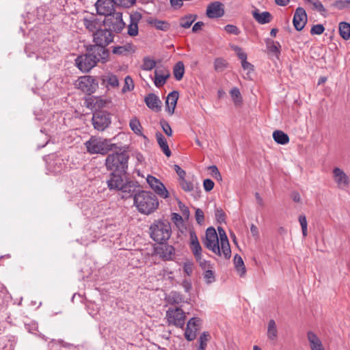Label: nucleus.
I'll return each mask as SVG.
<instances>
[{
    "label": "nucleus",
    "mask_w": 350,
    "mask_h": 350,
    "mask_svg": "<svg viewBox=\"0 0 350 350\" xmlns=\"http://www.w3.org/2000/svg\"><path fill=\"white\" fill-rule=\"evenodd\" d=\"M134 205L139 213L150 215L157 209L159 201L152 192L140 191L135 194Z\"/></svg>",
    "instance_id": "obj_1"
},
{
    "label": "nucleus",
    "mask_w": 350,
    "mask_h": 350,
    "mask_svg": "<svg viewBox=\"0 0 350 350\" xmlns=\"http://www.w3.org/2000/svg\"><path fill=\"white\" fill-rule=\"evenodd\" d=\"M149 230L151 239L160 244L167 241L172 234L171 224L167 219L155 220Z\"/></svg>",
    "instance_id": "obj_2"
},
{
    "label": "nucleus",
    "mask_w": 350,
    "mask_h": 350,
    "mask_svg": "<svg viewBox=\"0 0 350 350\" xmlns=\"http://www.w3.org/2000/svg\"><path fill=\"white\" fill-rule=\"evenodd\" d=\"M129 155L125 151L108 154L105 159V166L111 172L126 173Z\"/></svg>",
    "instance_id": "obj_3"
},
{
    "label": "nucleus",
    "mask_w": 350,
    "mask_h": 350,
    "mask_svg": "<svg viewBox=\"0 0 350 350\" xmlns=\"http://www.w3.org/2000/svg\"><path fill=\"white\" fill-rule=\"evenodd\" d=\"M87 151L90 154H100L105 155L114 148H118L116 144H111L110 140L101 138L91 137L85 144Z\"/></svg>",
    "instance_id": "obj_4"
},
{
    "label": "nucleus",
    "mask_w": 350,
    "mask_h": 350,
    "mask_svg": "<svg viewBox=\"0 0 350 350\" xmlns=\"http://www.w3.org/2000/svg\"><path fill=\"white\" fill-rule=\"evenodd\" d=\"M103 25L112 33H121L125 27V23L123 21L122 12H114L107 16L103 21Z\"/></svg>",
    "instance_id": "obj_5"
},
{
    "label": "nucleus",
    "mask_w": 350,
    "mask_h": 350,
    "mask_svg": "<svg viewBox=\"0 0 350 350\" xmlns=\"http://www.w3.org/2000/svg\"><path fill=\"white\" fill-rule=\"evenodd\" d=\"M203 243L207 249L211 250L213 253L219 256H221L219 237L213 227H209L206 229Z\"/></svg>",
    "instance_id": "obj_6"
},
{
    "label": "nucleus",
    "mask_w": 350,
    "mask_h": 350,
    "mask_svg": "<svg viewBox=\"0 0 350 350\" xmlns=\"http://www.w3.org/2000/svg\"><path fill=\"white\" fill-rule=\"evenodd\" d=\"M166 319L169 325H174L176 327L183 328L186 315L180 308H169L166 312Z\"/></svg>",
    "instance_id": "obj_7"
},
{
    "label": "nucleus",
    "mask_w": 350,
    "mask_h": 350,
    "mask_svg": "<svg viewBox=\"0 0 350 350\" xmlns=\"http://www.w3.org/2000/svg\"><path fill=\"white\" fill-rule=\"evenodd\" d=\"M75 85L84 93L90 95L98 88V82L93 77L86 75L79 77Z\"/></svg>",
    "instance_id": "obj_8"
},
{
    "label": "nucleus",
    "mask_w": 350,
    "mask_h": 350,
    "mask_svg": "<svg viewBox=\"0 0 350 350\" xmlns=\"http://www.w3.org/2000/svg\"><path fill=\"white\" fill-rule=\"evenodd\" d=\"M94 58H95V56L92 55V53L86 51L85 54L77 57L75 59L76 65L81 71L88 72L98 63Z\"/></svg>",
    "instance_id": "obj_9"
},
{
    "label": "nucleus",
    "mask_w": 350,
    "mask_h": 350,
    "mask_svg": "<svg viewBox=\"0 0 350 350\" xmlns=\"http://www.w3.org/2000/svg\"><path fill=\"white\" fill-rule=\"evenodd\" d=\"M92 124L95 129L103 131L111 124L109 113L104 111H97L93 113Z\"/></svg>",
    "instance_id": "obj_10"
},
{
    "label": "nucleus",
    "mask_w": 350,
    "mask_h": 350,
    "mask_svg": "<svg viewBox=\"0 0 350 350\" xmlns=\"http://www.w3.org/2000/svg\"><path fill=\"white\" fill-rule=\"evenodd\" d=\"M114 35L106 27L105 29L99 28L93 33V41L95 44L106 47L113 41Z\"/></svg>",
    "instance_id": "obj_11"
},
{
    "label": "nucleus",
    "mask_w": 350,
    "mask_h": 350,
    "mask_svg": "<svg viewBox=\"0 0 350 350\" xmlns=\"http://www.w3.org/2000/svg\"><path fill=\"white\" fill-rule=\"evenodd\" d=\"M201 323V319L198 317H193L188 321L184 334L185 338L187 341L190 342L196 339Z\"/></svg>",
    "instance_id": "obj_12"
},
{
    "label": "nucleus",
    "mask_w": 350,
    "mask_h": 350,
    "mask_svg": "<svg viewBox=\"0 0 350 350\" xmlns=\"http://www.w3.org/2000/svg\"><path fill=\"white\" fill-rule=\"evenodd\" d=\"M86 51H89L90 53H92V55L95 56L94 59L97 62L105 63L108 60L109 51L106 47L102 45L95 44H90L85 46Z\"/></svg>",
    "instance_id": "obj_13"
},
{
    "label": "nucleus",
    "mask_w": 350,
    "mask_h": 350,
    "mask_svg": "<svg viewBox=\"0 0 350 350\" xmlns=\"http://www.w3.org/2000/svg\"><path fill=\"white\" fill-rule=\"evenodd\" d=\"M150 188L160 197L167 198L169 196L168 191L165 185L157 178L153 176L148 175L146 178Z\"/></svg>",
    "instance_id": "obj_14"
},
{
    "label": "nucleus",
    "mask_w": 350,
    "mask_h": 350,
    "mask_svg": "<svg viewBox=\"0 0 350 350\" xmlns=\"http://www.w3.org/2000/svg\"><path fill=\"white\" fill-rule=\"evenodd\" d=\"M126 174V173L111 172L109 178L107 180L109 189L119 191L122 185H123L127 179Z\"/></svg>",
    "instance_id": "obj_15"
},
{
    "label": "nucleus",
    "mask_w": 350,
    "mask_h": 350,
    "mask_svg": "<svg viewBox=\"0 0 350 350\" xmlns=\"http://www.w3.org/2000/svg\"><path fill=\"white\" fill-rule=\"evenodd\" d=\"M139 187L137 182L127 178L119 189L122 193V198L127 199L132 197L134 198L135 194L139 191L137 189Z\"/></svg>",
    "instance_id": "obj_16"
},
{
    "label": "nucleus",
    "mask_w": 350,
    "mask_h": 350,
    "mask_svg": "<svg viewBox=\"0 0 350 350\" xmlns=\"http://www.w3.org/2000/svg\"><path fill=\"white\" fill-rule=\"evenodd\" d=\"M113 0H97L95 3L96 13L105 17L114 12Z\"/></svg>",
    "instance_id": "obj_17"
},
{
    "label": "nucleus",
    "mask_w": 350,
    "mask_h": 350,
    "mask_svg": "<svg viewBox=\"0 0 350 350\" xmlns=\"http://www.w3.org/2000/svg\"><path fill=\"white\" fill-rule=\"evenodd\" d=\"M307 14L306 10L301 7H298L295 12L293 23L295 29L299 31L302 30L307 23Z\"/></svg>",
    "instance_id": "obj_18"
},
{
    "label": "nucleus",
    "mask_w": 350,
    "mask_h": 350,
    "mask_svg": "<svg viewBox=\"0 0 350 350\" xmlns=\"http://www.w3.org/2000/svg\"><path fill=\"white\" fill-rule=\"evenodd\" d=\"M333 178L338 187L344 189L349 185V178L347 174L340 168L336 167L333 169Z\"/></svg>",
    "instance_id": "obj_19"
},
{
    "label": "nucleus",
    "mask_w": 350,
    "mask_h": 350,
    "mask_svg": "<svg viewBox=\"0 0 350 350\" xmlns=\"http://www.w3.org/2000/svg\"><path fill=\"white\" fill-rule=\"evenodd\" d=\"M224 13V5L219 1L212 2L207 6L206 15L210 18H220Z\"/></svg>",
    "instance_id": "obj_20"
},
{
    "label": "nucleus",
    "mask_w": 350,
    "mask_h": 350,
    "mask_svg": "<svg viewBox=\"0 0 350 350\" xmlns=\"http://www.w3.org/2000/svg\"><path fill=\"white\" fill-rule=\"evenodd\" d=\"M142 14L135 12L130 14V23L128 25L127 33L130 36H135L139 33L138 23L142 19Z\"/></svg>",
    "instance_id": "obj_21"
},
{
    "label": "nucleus",
    "mask_w": 350,
    "mask_h": 350,
    "mask_svg": "<svg viewBox=\"0 0 350 350\" xmlns=\"http://www.w3.org/2000/svg\"><path fill=\"white\" fill-rule=\"evenodd\" d=\"M155 252L163 260H170L175 254V249L170 245L161 244L160 246L155 248Z\"/></svg>",
    "instance_id": "obj_22"
},
{
    "label": "nucleus",
    "mask_w": 350,
    "mask_h": 350,
    "mask_svg": "<svg viewBox=\"0 0 350 350\" xmlns=\"http://www.w3.org/2000/svg\"><path fill=\"white\" fill-rule=\"evenodd\" d=\"M144 102L149 109L155 112L160 111L161 109V101L154 93L148 94L145 97Z\"/></svg>",
    "instance_id": "obj_23"
},
{
    "label": "nucleus",
    "mask_w": 350,
    "mask_h": 350,
    "mask_svg": "<svg viewBox=\"0 0 350 350\" xmlns=\"http://www.w3.org/2000/svg\"><path fill=\"white\" fill-rule=\"evenodd\" d=\"M189 248L193 256L202 253V248L194 230L189 231Z\"/></svg>",
    "instance_id": "obj_24"
},
{
    "label": "nucleus",
    "mask_w": 350,
    "mask_h": 350,
    "mask_svg": "<svg viewBox=\"0 0 350 350\" xmlns=\"http://www.w3.org/2000/svg\"><path fill=\"white\" fill-rule=\"evenodd\" d=\"M254 18L261 25L269 23L271 21L273 16L269 12H260L259 10L255 8L252 11Z\"/></svg>",
    "instance_id": "obj_25"
},
{
    "label": "nucleus",
    "mask_w": 350,
    "mask_h": 350,
    "mask_svg": "<svg viewBox=\"0 0 350 350\" xmlns=\"http://www.w3.org/2000/svg\"><path fill=\"white\" fill-rule=\"evenodd\" d=\"M179 94L178 91L171 92L167 96L165 100L166 109L170 115L174 113Z\"/></svg>",
    "instance_id": "obj_26"
},
{
    "label": "nucleus",
    "mask_w": 350,
    "mask_h": 350,
    "mask_svg": "<svg viewBox=\"0 0 350 350\" xmlns=\"http://www.w3.org/2000/svg\"><path fill=\"white\" fill-rule=\"evenodd\" d=\"M64 167L65 164L64 160L59 157H55L48 163L49 170L54 174L60 173L64 170Z\"/></svg>",
    "instance_id": "obj_27"
},
{
    "label": "nucleus",
    "mask_w": 350,
    "mask_h": 350,
    "mask_svg": "<svg viewBox=\"0 0 350 350\" xmlns=\"http://www.w3.org/2000/svg\"><path fill=\"white\" fill-rule=\"evenodd\" d=\"M83 23L86 29L90 32H93V33L100 27L99 20L94 16L84 17Z\"/></svg>",
    "instance_id": "obj_28"
},
{
    "label": "nucleus",
    "mask_w": 350,
    "mask_h": 350,
    "mask_svg": "<svg viewBox=\"0 0 350 350\" xmlns=\"http://www.w3.org/2000/svg\"><path fill=\"white\" fill-rule=\"evenodd\" d=\"M307 338L311 350H325L321 340L313 332L308 331L307 332Z\"/></svg>",
    "instance_id": "obj_29"
},
{
    "label": "nucleus",
    "mask_w": 350,
    "mask_h": 350,
    "mask_svg": "<svg viewBox=\"0 0 350 350\" xmlns=\"http://www.w3.org/2000/svg\"><path fill=\"white\" fill-rule=\"evenodd\" d=\"M148 23L154 27L157 30L167 31L170 28V24L166 21L159 20L156 18H149Z\"/></svg>",
    "instance_id": "obj_30"
},
{
    "label": "nucleus",
    "mask_w": 350,
    "mask_h": 350,
    "mask_svg": "<svg viewBox=\"0 0 350 350\" xmlns=\"http://www.w3.org/2000/svg\"><path fill=\"white\" fill-rule=\"evenodd\" d=\"M155 137L157 139V142L163 152V153L165 154L166 157H170L172 154L171 150H170L169 146L167 144V142L165 139V137L163 135V134L160 132H157L155 133Z\"/></svg>",
    "instance_id": "obj_31"
},
{
    "label": "nucleus",
    "mask_w": 350,
    "mask_h": 350,
    "mask_svg": "<svg viewBox=\"0 0 350 350\" xmlns=\"http://www.w3.org/2000/svg\"><path fill=\"white\" fill-rule=\"evenodd\" d=\"M273 138L279 144L284 145L289 142L288 135L280 130L273 131Z\"/></svg>",
    "instance_id": "obj_32"
},
{
    "label": "nucleus",
    "mask_w": 350,
    "mask_h": 350,
    "mask_svg": "<svg viewBox=\"0 0 350 350\" xmlns=\"http://www.w3.org/2000/svg\"><path fill=\"white\" fill-rule=\"evenodd\" d=\"M267 338L271 340H275L278 338V329L273 319L269 320L267 332Z\"/></svg>",
    "instance_id": "obj_33"
},
{
    "label": "nucleus",
    "mask_w": 350,
    "mask_h": 350,
    "mask_svg": "<svg viewBox=\"0 0 350 350\" xmlns=\"http://www.w3.org/2000/svg\"><path fill=\"white\" fill-rule=\"evenodd\" d=\"M173 74L177 81H180L185 74V66L183 62L179 61L174 66Z\"/></svg>",
    "instance_id": "obj_34"
},
{
    "label": "nucleus",
    "mask_w": 350,
    "mask_h": 350,
    "mask_svg": "<svg viewBox=\"0 0 350 350\" xmlns=\"http://www.w3.org/2000/svg\"><path fill=\"white\" fill-rule=\"evenodd\" d=\"M170 304H178L183 301V296L178 292L172 291L166 297Z\"/></svg>",
    "instance_id": "obj_35"
},
{
    "label": "nucleus",
    "mask_w": 350,
    "mask_h": 350,
    "mask_svg": "<svg viewBox=\"0 0 350 350\" xmlns=\"http://www.w3.org/2000/svg\"><path fill=\"white\" fill-rule=\"evenodd\" d=\"M131 129L137 135L142 136V126L137 117H133L129 122Z\"/></svg>",
    "instance_id": "obj_36"
},
{
    "label": "nucleus",
    "mask_w": 350,
    "mask_h": 350,
    "mask_svg": "<svg viewBox=\"0 0 350 350\" xmlns=\"http://www.w3.org/2000/svg\"><path fill=\"white\" fill-rule=\"evenodd\" d=\"M234 264L237 271L239 272L240 275L243 276L246 272V269L242 258L239 254H236L234 256Z\"/></svg>",
    "instance_id": "obj_37"
},
{
    "label": "nucleus",
    "mask_w": 350,
    "mask_h": 350,
    "mask_svg": "<svg viewBox=\"0 0 350 350\" xmlns=\"http://www.w3.org/2000/svg\"><path fill=\"white\" fill-rule=\"evenodd\" d=\"M221 254L224 255L226 259H230L231 257V249L228 239L219 241Z\"/></svg>",
    "instance_id": "obj_38"
},
{
    "label": "nucleus",
    "mask_w": 350,
    "mask_h": 350,
    "mask_svg": "<svg viewBox=\"0 0 350 350\" xmlns=\"http://www.w3.org/2000/svg\"><path fill=\"white\" fill-rule=\"evenodd\" d=\"M339 33L344 40H348L350 38V24L347 22L340 23Z\"/></svg>",
    "instance_id": "obj_39"
},
{
    "label": "nucleus",
    "mask_w": 350,
    "mask_h": 350,
    "mask_svg": "<svg viewBox=\"0 0 350 350\" xmlns=\"http://www.w3.org/2000/svg\"><path fill=\"white\" fill-rule=\"evenodd\" d=\"M159 71H154V84L157 88H161L165 85L167 79L170 77V72H167L165 75H159Z\"/></svg>",
    "instance_id": "obj_40"
},
{
    "label": "nucleus",
    "mask_w": 350,
    "mask_h": 350,
    "mask_svg": "<svg viewBox=\"0 0 350 350\" xmlns=\"http://www.w3.org/2000/svg\"><path fill=\"white\" fill-rule=\"evenodd\" d=\"M211 338L210 334L208 332H202L198 341L199 342V346L197 349V350H206V348L207 347V342H208L209 339Z\"/></svg>",
    "instance_id": "obj_41"
},
{
    "label": "nucleus",
    "mask_w": 350,
    "mask_h": 350,
    "mask_svg": "<svg viewBox=\"0 0 350 350\" xmlns=\"http://www.w3.org/2000/svg\"><path fill=\"white\" fill-rule=\"evenodd\" d=\"M133 45L131 44H126L124 46H114L112 53L119 55H126L129 52L132 50Z\"/></svg>",
    "instance_id": "obj_42"
},
{
    "label": "nucleus",
    "mask_w": 350,
    "mask_h": 350,
    "mask_svg": "<svg viewBox=\"0 0 350 350\" xmlns=\"http://www.w3.org/2000/svg\"><path fill=\"white\" fill-rule=\"evenodd\" d=\"M196 15L189 14L180 18V26L185 29L189 28L192 23L196 20Z\"/></svg>",
    "instance_id": "obj_43"
},
{
    "label": "nucleus",
    "mask_w": 350,
    "mask_h": 350,
    "mask_svg": "<svg viewBox=\"0 0 350 350\" xmlns=\"http://www.w3.org/2000/svg\"><path fill=\"white\" fill-rule=\"evenodd\" d=\"M103 83L108 87L110 85L112 88H116L119 85V81L118 77L114 75H108L103 79Z\"/></svg>",
    "instance_id": "obj_44"
},
{
    "label": "nucleus",
    "mask_w": 350,
    "mask_h": 350,
    "mask_svg": "<svg viewBox=\"0 0 350 350\" xmlns=\"http://www.w3.org/2000/svg\"><path fill=\"white\" fill-rule=\"evenodd\" d=\"M228 66V63L226 59L221 57L216 58L214 61V69L217 72L224 71Z\"/></svg>",
    "instance_id": "obj_45"
},
{
    "label": "nucleus",
    "mask_w": 350,
    "mask_h": 350,
    "mask_svg": "<svg viewBox=\"0 0 350 350\" xmlns=\"http://www.w3.org/2000/svg\"><path fill=\"white\" fill-rule=\"evenodd\" d=\"M204 279L207 284L213 283L215 281V273L213 269H206L203 272Z\"/></svg>",
    "instance_id": "obj_46"
},
{
    "label": "nucleus",
    "mask_w": 350,
    "mask_h": 350,
    "mask_svg": "<svg viewBox=\"0 0 350 350\" xmlns=\"http://www.w3.org/2000/svg\"><path fill=\"white\" fill-rule=\"evenodd\" d=\"M156 66V62L148 57L143 59V64L142 68L144 70H151Z\"/></svg>",
    "instance_id": "obj_47"
},
{
    "label": "nucleus",
    "mask_w": 350,
    "mask_h": 350,
    "mask_svg": "<svg viewBox=\"0 0 350 350\" xmlns=\"http://www.w3.org/2000/svg\"><path fill=\"white\" fill-rule=\"evenodd\" d=\"M179 185L180 187L187 192H189L193 190V184L192 182L187 180L185 177L178 179Z\"/></svg>",
    "instance_id": "obj_48"
},
{
    "label": "nucleus",
    "mask_w": 350,
    "mask_h": 350,
    "mask_svg": "<svg viewBox=\"0 0 350 350\" xmlns=\"http://www.w3.org/2000/svg\"><path fill=\"white\" fill-rule=\"evenodd\" d=\"M134 88V83L132 78L130 76H126L124 79V84L122 89V92L125 93L130 92Z\"/></svg>",
    "instance_id": "obj_49"
},
{
    "label": "nucleus",
    "mask_w": 350,
    "mask_h": 350,
    "mask_svg": "<svg viewBox=\"0 0 350 350\" xmlns=\"http://www.w3.org/2000/svg\"><path fill=\"white\" fill-rule=\"evenodd\" d=\"M230 96H231L233 101L234 102V103H236V104L241 103L242 98H241L239 89L238 88L234 87L233 88H232L230 92Z\"/></svg>",
    "instance_id": "obj_50"
},
{
    "label": "nucleus",
    "mask_w": 350,
    "mask_h": 350,
    "mask_svg": "<svg viewBox=\"0 0 350 350\" xmlns=\"http://www.w3.org/2000/svg\"><path fill=\"white\" fill-rule=\"evenodd\" d=\"M306 2L312 4L313 10H316L319 12L321 14H323L324 12H326V10L325 9L322 3L319 0H305Z\"/></svg>",
    "instance_id": "obj_51"
},
{
    "label": "nucleus",
    "mask_w": 350,
    "mask_h": 350,
    "mask_svg": "<svg viewBox=\"0 0 350 350\" xmlns=\"http://www.w3.org/2000/svg\"><path fill=\"white\" fill-rule=\"evenodd\" d=\"M267 49L270 52L275 55L280 53V48L281 47V46L278 42H269L267 43Z\"/></svg>",
    "instance_id": "obj_52"
},
{
    "label": "nucleus",
    "mask_w": 350,
    "mask_h": 350,
    "mask_svg": "<svg viewBox=\"0 0 350 350\" xmlns=\"http://www.w3.org/2000/svg\"><path fill=\"white\" fill-rule=\"evenodd\" d=\"M299 221L302 230V234L304 237H306L308 234V230H307V219L306 217L304 215H301L299 216Z\"/></svg>",
    "instance_id": "obj_53"
},
{
    "label": "nucleus",
    "mask_w": 350,
    "mask_h": 350,
    "mask_svg": "<svg viewBox=\"0 0 350 350\" xmlns=\"http://www.w3.org/2000/svg\"><path fill=\"white\" fill-rule=\"evenodd\" d=\"M159 124L163 132L169 137L172 135V130L169 123L165 120H160Z\"/></svg>",
    "instance_id": "obj_54"
},
{
    "label": "nucleus",
    "mask_w": 350,
    "mask_h": 350,
    "mask_svg": "<svg viewBox=\"0 0 350 350\" xmlns=\"http://www.w3.org/2000/svg\"><path fill=\"white\" fill-rule=\"evenodd\" d=\"M113 1L117 6L129 8L135 3L136 0H113Z\"/></svg>",
    "instance_id": "obj_55"
},
{
    "label": "nucleus",
    "mask_w": 350,
    "mask_h": 350,
    "mask_svg": "<svg viewBox=\"0 0 350 350\" xmlns=\"http://www.w3.org/2000/svg\"><path fill=\"white\" fill-rule=\"evenodd\" d=\"M325 31V27L321 24L314 25L310 29V33L312 35H321Z\"/></svg>",
    "instance_id": "obj_56"
},
{
    "label": "nucleus",
    "mask_w": 350,
    "mask_h": 350,
    "mask_svg": "<svg viewBox=\"0 0 350 350\" xmlns=\"http://www.w3.org/2000/svg\"><path fill=\"white\" fill-rule=\"evenodd\" d=\"M224 29L227 33L235 36L239 35L240 33L239 28L234 25H227L224 27Z\"/></svg>",
    "instance_id": "obj_57"
},
{
    "label": "nucleus",
    "mask_w": 350,
    "mask_h": 350,
    "mask_svg": "<svg viewBox=\"0 0 350 350\" xmlns=\"http://www.w3.org/2000/svg\"><path fill=\"white\" fill-rule=\"evenodd\" d=\"M334 5L338 10H343L350 6V0H339L336 1Z\"/></svg>",
    "instance_id": "obj_58"
},
{
    "label": "nucleus",
    "mask_w": 350,
    "mask_h": 350,
    "mask_svg": "<svg viewBox=\"0 0 350 350\" xmlns=\"http://www.w3.org/2000/svg\"><path fill=\"white\" fill-rule=\"evenodd\" d=\"M195 217L198 224L202 225L204 221V215L200 208H197L195 213Z\"/></svg>",
    "instance_id": "obj_59"
},
{
    "label": "nucleus",
    "mask_w": 350,
    "mask_h": 350,
    "mask_svg": "<svg viewBox=\"0 0 350 350\" xmlns=\"http://www.w3.org/2000/svg\"><path fill=\"white\" fill-rule=\"evenodd\" d=\"M25 327L26 329L31 334H35L38 331V324L36 322H31L29 323H25Z\"/></svg>",
    "instance_id": "obj_60"
},
{
    "label": "nucleus",
    "mask_w": 350,
    "mask_h": 350,
    "mask_svg": "<svg viewBox=\"0 0 350 350\" xmlns=\"http://www.w3.org/2000/svg\"><path fill=\"white\" fill-rule=\"evenodd\" d=\"M214 185V182L209 178L205 179L203 182L204 189L206 191H211L213 189Z\"/></svg>",
    "instance_id": "obj_61"
},
{
    "label": "nucleus",
    "mask_w": 350,
    "mask_h": 350,
    "mask_svg": "<svg viewBox=\"0 0 350 350\" xmlns=\"http://www.w3.org/2000/svg\"><path fill=\"white\" fill-rule=\"evenodd\" d=\"M215 217L221 223L225 221V213L221 208H217L215 211Z\"/></svg>",
    "instance_id": "obj_62"
},
{
    "label": "nucleus",
    "mask_w": 350,
    "mask_h": 350,
    "mask_svg": "<svg viewBox=\"0 0 350 350\" xmlns=\"http://www.w3.org/2000/svg\"><path fill=\"white\" fill-rule=\"evenodd\" d=\"M174 170L179 177L178 179L185 177V176H186L185 171L184 170H183L179 165H174Z\"/></svg>",
    "instance_id": "obj_63"
},
{
    "label": "nucleus",
    "mask_w": 350,
    "mask_h": 350,
    "mask_svg": "<svg viewBox=\"0 0 350 350\" xmlns=\"http://www.w3.org/2000/svg\"><path fill=\"white\" fill-rule=\"evenodd\" d=\"M236 51L237 56L241 60V62L247 59V54L243 52L240 47H237Z\"/></svg>",
    "instance_id": "obj_64"
}]
</instances>
